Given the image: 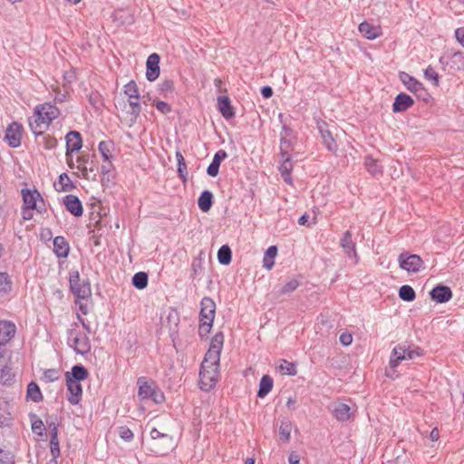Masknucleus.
Here are the masks:
<instances>
[{"mask_svg":"<svg viewBox=\"0 0 464 464\" xmlns=\"http://www.w3.org/2000/svg\"><path fill=\"white\" fill-rule=\"evenodd\" d=\"M223 343L224 334L222 332H218L212 337L209 348L201 362L199 370V388L204 392L211 391L218 381V367Z\"/></svg>","mask_w":464,"mask_h":464,"instance_id":"f257e3e1","label":"nucleus"},{"mask_svg":"<svg viewBox=\"0 0 464 464\" xmlns=\"http://www.w3.org/2000/svg\"><path fill=\"white\" fill-rule=\"evenodd\" d=\"M216 315V304L212 298L205 296L200 302L198 335L206 337L213 325Z\"/></svg>","mask_w":464,"mask_h":464,"instance_id":"f03ea898","label":"nucleus"},{"mask_svg":"<svg viewBox=\"0 0 464 464\" xmlns=\"http://www.w3.org/2000/svg\"><path fill=\"white\" fill-rule=\"evenodd\" d=\"M137 384L138 396L140 400H151L157 404L164 401V393L154 381L142 376L138 379Z\"/></svg>","mask_w":464,"mask_h":464,"instance_id":"7ed1b4c3","label":"nucleus"},{"mask_svg":"<svg viewBox=\"0 0 464 464\" xmlns=\"http://www.w3.org/2000/svg\"><path fill=\"white\" fill-rule=\"evenodd\" d=\"M150 438V451L156 455L164 456L175 446L172 436L162 433L156 428L151 430Z\"/></svg>","mask_w":464,"mask_h":464,"instance_id":"20e7f679","label":"nucleus"},{"mask_svg":"<svg viewBox=\"0 0 464 464\" xmlns=\"http://www.w3.org/2000/svg\"><path fill=\"white\" fill-rule=\"evenodd\" d=\"M423 355V350L418 346L406 348L404 345H396L391 353L389 365L395 372V369L403 360H412Z\"/></svg>","mask_w":464,"mask_h":464,"instance_id":"39448f33","label":"nucleus"},{"mask_svg":"<svg viewBox=\"0 0 464 464\" xmlns=\"http://www.w3.org/2000/svg\"><path fill=\"white\" fill-rule=\"evenodd\" d=\"M70 289L77 299H87L92 295L91 285L88 280H81L77 270L70 272Z\"/></svg>","mask_w":464,"mask_h":464,"instance_id":"423d86ee","label":"nucleus"},{"mask_svg":"<svg viewBox=\"0 0 464 464\" xmlns=\"http://www.w3.org/2000/svg\"><path fill=\"white\" fill-rule=\"evenodd\" d=\"M68 343L77 353L82 355L88 353L92 348L89 337L75 329L69 330Z\"/></svg>","mask_w":464,"mask_h":464,"instance_id":"0eeeda50","label":"nucleus"},{"mask_svg":"<svg viewBox=\"0 0 464 464\" xmlns=\"http://www.w3.org/2000/svg\"><path fill=\"white\" fill-rule=\"evenodd\" d=\"M399 266L408 273L416 274L425 268L421 257L416 254L403 252L398 257Z\"/></svg>","mask_w":464,"mask_h":464,"instance_id":"6e6552de","label":"nucleus"},{"mask_svg":"<svg viewBox=\"0 0 464 464\" xmlns=\"http://www.w3.org/2000/svg\"><path fill=\"white\" fill-rule=\"evenodd\" d=\"M399 78L408 91L416 95L419 99L427 101L429 94L420 82L405 72H401Z\"/></svg>","mask_w":464,"mask_h":464,"instance_id":"1a4fd4ad","label":"nucleus"},{"mask_svg":"<svg viewBox=\"0 0 464 464\" xmlns=\"http://www.w3.org/2000/svg\"><path fill=\"white\" fill-rule=\"evenodd\" d=\"M22 131L23 126L22 124L14 121L8 125L5 130V134L4 137V140L11 147V148H18L21 145L22 140Z\"/></svg>","mask_w":464,"mask_h":464,"instance_id":"9d476101","label":"nucleus"},{"mask_svg":"<svg viewBox=\"0 0 464 464\" xmlns=\"http://www.w3.org/2000/svg\"><path fill=\"white\" fill-rule=\"evenodd\" d=\"M160 57L158 53H151L146 62V78L149 82H154L160 76Z\"/></svg>","mask_w":464,"mask_h":464,"instance_id":"9b49d317","label":"nucleus"},{"mask_svg":"<svg viewBox=\"0 0 464 464\" xmlns=\"http://www.w3.org/2000/svg\"><path fill=\"white\" fill-rule=\"evenodd\" d=\"M59 114V109L50 102L37 105L34 109V115L42 116L47 123H51Z\"/></svg>","mask_w":464,"mask_h":464,"instance_id":"f8f14e48","label":"nucleus"},{"mask_svg":"<svg viewBox=\"0 0 464 464\" xmlns=\"http://www.w3.org/2000/svg\"><path fill=\"white\" fill-rule=\"evenodd\" d=\"M317 129L320 132L324 144L329 151H336L337 143L329 130V126L325 121L317 122Z\"/></svg>","mask_w":464,"mask_h":464,"instance_id":"ddd939ff","label":"nucleus"},{"mask_svg":"<svg viewBox=\"0 0 464 464\" xmlns=\"http://www.w3.org/2000/svg\"><path fill=\"white\" fill-rule=\"evenodd\" d=\"M352 237V232L350 230L345 231L340 240V246L348 257L354 258V262L357 263L358 256L356 252V244L353 240Z\"/></svg>","mask_w":464,"mask_h":464,"instance_id":"4468645a","label":"nucleus"},{"mask_svg":"<svg viewBox=\"0 0 464 464\" xmlns=\"http://www.w3.org/2000/svg\"><path fill=\"white\" fill-rule=\"evenodd\" d=\"M68 390L67 400L72 405H77L82 400V384L74 380H66Z\"/></svg>","mask_w":464,"mask_h":464,"instance_id":"2eb2a0df","label":"nucleus"},{"mask_svg":"<svg viewBox=\"0 0 464 464\" xmlns=\"http://www.w3.org/2000/svg\"><path fill=\"white\" fill-rule=\"evenodd\" d=\"M430 295L436 303L443 304L452 298V291L447 285H438L431 289Z\"/></svg>","mask_w":464,"mask_h":464,"instance_id":"dca6fc26","label":"nucleus"},{"mask_svg":"<svg viewBox=\"0 0 464 464\" xmlns=\"http://www.w3.org/2000/svg\"><path fill=\"white\" fill-rule=\"evenodd\" d=\"M63 204L66 210L76 218L82 217L83 213V208L81 200L75 195L69 194L63 198Z\"/></svg>","mask_w":464,"mask_h":464,"instance_id":"f3484780","label":"nucleus"},{"mask_svg":"<svg viewBox=\"0 0 464 464\" xmlns=\"http://www.w3.org/2000/svg\"><path fill=\"white\" fill-rule=\"evenodd\" d=\"M413 104L414 100L409 94L401 92L394 99L392 103V111L403 112L412 107Z\"/></svg>","mask_w":464,"mask_h":464,"instance_id":"a211bd4d","label":"nucleus"},{"mask_svg":"<svg viewBox=\"0 0 464 464\" xmlns=\"http://www.w3.org/2000/svg\"><path fill=\"white\" fill-rule=\"evenodd\" d=\"M66 155L68 156L69 152L78 151L82 147V140L81 133L76 130L69 131L66 136Z\"/></svg>","mask_w":464,"mask_h":464,"instance_id":"6ab92c4d","label":"nucleus"},{"mask_svg":"<svg viewBox=\"0 0 464 464\" xmlns=\"http://www.w3.org/2000/svg\"><path fill=\"white\" fill-rule=\"evenodd\" d=\"M218 109L221 115L226 120H230L235 117V111L233 106L231 105V102L228 96L223 95L218 97Z\"/></svg>","mask_w":464,"mask_h":464,"instance_id":"aec40b11","label":"nucleus"},{"mask_svg":"<svg viewBox=\"0 0 464 464\" xmlns=\"http://www.w3.org/2000/svg\"><path fill=\"white\" fill-rule=\"evenodd\" d=\"M16 326L10 321H0V342L2 344H7L14 336Z\"/></svg>","mask_w":464,"mask_h":464,"instance_id":"412c9836","label":"nucleus"},{"mask_svg":"<svg viewBox=\"0 0 464 464\" xmlns=\"http://www.w3.org/2000/svg\"><path fill=\"white\" fill-rule=\"evenodd\" d=\"M227 153L224 150H218L211 161V163L208 165L207 169V173L208 176L215 178L218 175L219 172V167L221 162L227 159Z\"/></svg>","mask_w":464,"mask_h":464,"instance_id":"4be33fe9","label":"nucleus"},{"mask_svg":"<svg viewBox=\"0 0 464 464\" xmlns=\"http://www.w3.org/2000/svg\"><path fill=\"white\" fill-rule=\"evenodd\" d=\"M53 252L59 258H65L70 252V246L67 240L58 236L53 238Z\"/></svg>","mask_w":464,"mask_h":464,"instance_id":"5701e85b","label":"nucleus"},{"mask_svg":"<svg viewBox=\"0 0 464 464\" xmlns=\"http://www.w3.org/2000/svg\"><path fill=\"white\" fill-rule=\"evenodd\" d=\"M34 119L29 120V126L33 133L36 136L44 135V130H46L50 123L46 122L44 118L40 115H34Z\"/></svg>","mask_w":464,"mask_h":464,"instance_id":"b1692460","label":"nucleus"},{"mask_svg":"<svg viewBox=\"0 0 464 464\" xmlns=\"http://www.w3.org/2000/svg\"><path fill=\"white\" fill-rule=\"evenodd\" d=\"M359 32L369 40H373L381 35V28L364 21L359 24Z\"/></svg>","mask_w":464,"mask_h":464,"instance_id":"393cba45","label":"nucleus"},{"mask_svg":"<svg viewBox=\"0 0 464 464\" xmlns=\"http://www.w3.org/2000/svg\"><path fill=\"white\" fill-rule=\"evenodd\" d=\"M22 197L24 207H25V208L34 209L36 208L37 199L41 197V195L36 189L30 190L24 188L22 189Z\"/></svg>","mask_w":464,"mask_h":464,"instance_id":"a878e982","label":"nucleus"},{"mask_svg":"<svg viewBox=\"0 0 464 464\" xmlns=\"http://www.w3.org/2000/svg\"><path fill=\"white\" fill-rule=\"evenodd\" d=\"M66 380L71 379L80 382L84 381L88 377L87 369L82 364H76L72 366L71 372H66Z\"/></svg>","mask_w":464,"mask_h":464,"instance_id":"bb28decb","label":"nucleus"},{"mask_svg":"<svg viewBox=\"0 0 464 464\" xmlns=\"http://www.w3.org/2000/svg\"><path fill=\"white\" fill-rule=\"evenodd\" d=\"M98 150L104 160H113V151L115 150V144L112 140H102L99 143Z\"/></svg>","mask_w":464,"mask_h":464,"instance_id":"cd10ccee","label":"nucleus"},{"mask_svg":"<svg viewBox=\"0 0 464 464\" xmlns=\"http://www.w3.org/2000/svg\"><path fill=\"white\" fill-rule=\"evenodd\" d=\"M213 205V194L209 190L201 192L198 198V206L202 212H208Z\"/></svg>","mask_w":464,"mask_h":464,"instance_id":"c85d7f7f","label":"nucleus"},{"mask_svg":"<svg viewBox=\"0 0 464 464\" xmlns=\"http://www.w3.org/2000/svg\"><path fill=\"white\" fill-rule=\"evenodd\" d=\"M333 412L339 421H346L351 417V408L343 402L335 404Z\"/></svg>","mask_w":464,"mask_h":464,"instance_id":"c756f323","label":"nucleus"},{"mask_svg":"<svg viewBox=\"0 0 464 464\" xmlns=\"http://www.w3.org/2000/svg\"><path fill=\"white\" fill-rule=\"evenodd\" d=\"M26 397L34 402H40L44 400L40 387L36 382H31L28 384Z\"/></svg>","mask_w":464,"mask_h":464,"instance_id":"7c9ffc66","label":"nucleus"},{"mask_svg":"<svg viewBox=\"0 0 464 464\" xmlns=\"http://www.w3.org/2000/svg\"><path fill=\"white\" fill-rule=\"evenodd\" d=\"M274 384L273 379L269 375H264L259 382L257 396L259 398L266 397L272 390Z\"/></svg>","mask_w":464,"mask_h":464,"instance_id":"2f4dec72","label":"nucleus"},{"mask_svg":"<svg viewBox=\"0 0 464 464\" xmlns=\"http://www.w3.org/2000/svg\"><path fill=\"white\" fill-rule=\"evenodd\" d=\"M15 375L13 372V369L5 365L0 371V383L4 386H11L14 382Z\"/></svg>","mask_w":464,"mask_h":464,"instance_id":"473e14b6","label":"nucleus"},{"mask_svg":"<svg viewBox=\"0 0 464 464\" xmlns=\"http://www.w3.org/2000/svg\"><path fill=\"white\" fill-rule=\"evenodd\" d=\"M277 255V247L276 246H269L265 252L263 257V266L267 270L272 269L275 264V258Z\"/></svg>","mask_w":464,"mask_h":464,"instance_id":"72a5a7b5","label":"nucleus"},{"mask_svg":"<svg viewBox=\"0 0 464 464\" xmlns=\"http://www.w3.org/2000/svg\"><path fill=\"white\" fill-rule=\"evenodd\" d=\"M218 260L219 264L227 266L232 260V251L227 245H223L218 251Z\"/></svg>","mask_w":464,"mask_h":464,"instance_id":"f704fd0d","label":"nucleus"},{"mask_svg":"<svg viewBox=\"0 0 464 464\" xmlns=\"http://www.w3.org/2000/svg\"><path fill=\"white\" fill-rule=\"evenodd\" d=\"M149 281L148 274L145 272H138L132 276V285L135 288L142 290L147 287Z\"/></svg>","mask_w":464,"mask_h":464,"instance_id":"c9c22d12","label":"nucleus"},{"mask_svg":"<svg viewBox=\"0 0 464 464\" xmlns=\"http://www.w3.org/2000/svg\"><path fill=\"white\" fill-rule=\"evenodd\" d=\"M399 297L403 301L412 302L416 297V294L411 285H404L399 289Z\"/></svg>","mask_w":464,"mask_h":464,"instance_id":"e433bc0d","label":"nucleus"},{"mask_svg":"<svg viewBox=\"0 0 464 464\" xmlns=\"http://www.w3.org/2000/svg\"><path fill=\"white\" fill-rule=\"evenodd\" d=\"M202 255L203 251H200L198 256L195 257L191 264V277L193 279L200 277L202 271H203V265H202Z\"/></svg>","mask_w":464,"mask_h":464,"instance_id":"4c0bfd02","label":"nucleus"},{"mask_svg":"<svg viewBox=\"0 0 464 464\" xmlns=\"http://www.w3.org/2000/svg\"><path fill=\"white\" fill-rule=\"evenodd\" d=\"M364 165L366 169L372 174V175H377L379 173H382V167L378 163L376 160H374L372 156H366L364 159Z\"/></svg>","mask_w":464,"mask_h":464,"instance_id":"58836bf2","label":"nucleus"},{"mask_svg":"<svg viewBox=\"0 0 464 464\" xmlns=\"http://www.w3.org/2000/svg\"><path fill=\"white\" fill-rule=\"evenodd\" d=\"M159 92L164 98H168L169 94L174 92V82L170 79L164 80L159 84Z\"/></svg>","mask_w":464,"mask_h":464,"instance_id":"ea45409f","label":"nucleus"},{"mask_svg":"<svg viewBox=\"0 0 464 464\" xmlns=\"http://www.w3.org/2000/svg\"><path fill=\"white\" fill-rule=\"evenodd\" d=\"M88 101L91 106L96 111L101 110L103 107L102 96L97 91L91 92L88 95Z\"/></svg>","mask_w":464,"mask_h":464,"instance_id":"a19ab883","label":"nucleus"},{"mask_svg":"<svg viewBox=\"0 0 464 464\" xmlns=\"http://www.w3.org/2000/svg\"><path fill=\"white\" fill-rule=\"evenodd\" d=\"M124 93L129 97V100L140 99L139 89L136 82L133 80L130 81L127 84L124 85Z\"/></svg>","mask_w":464,"mask_h":464,"instance_id":"79ce46f5","label":"nucleus"},{"mask_svg":"<svg viewBox=\"0 0 464 464\" xmlns=\"http://www.w3.org/2000/svg\"><path fill=\"white\" fill-rule=\"evenodd\" d=\"M450 67L460 71L464 69V53L461 52H456L450 57Z\"/></svg>","mask_w":464,"mask_h":464,"instance_id":"37998d69","label":"nucleus"},{"mask_svg":"<svg viewBox=\"0 0 464 464\" xmlns=\"http://www.w3.org/2000/svg\"><path fill=\"white\" fill-rule=\"evenodd\" d=\"M280 155L282 158L291 156L290 152L294 150L292 141L285 137H280Z\"/></svg>","mask_w":464,"mask_h":464,"instance_id":"c03bdc74","label":"nucleus"},{"mask_svg":"<svg viewBox=\"0 0 464 464\" xmlns=\"http://www.w3.org/2000/svg\"><path fill=\"white\" fill-rule=\"evenodd\" d=\"M12 289V282L6 273L0 272V295H6Z\"/></svg>","mask_w":464,"mask_h":464,"instance_id":"a18cd8bd","label":"nucleus"},{"mask_svg":"<svg viewBox=\"0 0 464 464\" xmlns=\"http://www.w3.org/2000/svg\"><path fill=\"white\" fill-rule=\"evenodd\" d=\"M59 184L61 186V188L58 189L59 191H71L75 188L66 173H62L59 176Z\"/></svg>","mask_w":464,"mask_h":464,"instance_id":"49530a36","label":"nucleus"},{"mask_svg":"<svg viewBox=\"0 0 464 464\" xmlns=\"http://www.w3.org/2000/svg\"><path fill=\"white\" fill-rule=\"evenodd\" d=\"M279 369L283 374L295 376L297 373L295 364L286 360L282 361L281 364L279 365Z\"/></svg>","mask_w":464,"mask_h":464,"instance_id":"de8ad7c7","label":"nucleus"},{"mask_svg":"<svg viewBox=\"0 0 464 464\" xmlns=\"http://www.w3.org/2000/svg\"><path fill=\"white\" fill-rule=\"evenodd\" d=\"M138 101L139 100L133 101V99L129 100V105L130 107L129 113L130 114L131 121L133 122H135L137 121V119L140 116V113L141 111V106Z\"/></svg>","mask_w":464,"mask_h":464,"instance_id":"09e8293b","label":"nucleus"},{"mask_svg":"<svg viewBox=\"0 0 464 464\" xmlns=\"http://www.w3.org/2000/svg\"><path fill=\"white\" fill-rule=\"evenodd\" d=\"M299 286V282L293 278L286 282L278 291V294L281 295H288L294 292Z\"/></svg>","mask_w":464,"mask_h":464,"instance_id":"8fccbe9b","label":"nucleus"},{"mask_svg":"<svg viewBox=\"0 0 464 464\" xmlns=\"http://www.w3.org/2000/svg\"><path fill=\"white\" fill-rule=\"evenodd\" d=\"M292 430L291 422L288 420H284L281 422L279 427V435L281 439L285 441H288L290 440V433Z\"/></svg>","mask_w":464,"mask_h":464,"instance_id":"3c124183","label":"nucleus"},{"mask_svg":"<svg viewBox=\"0 0 464 464\" xmlns=\"http://www.w3.org/2000/svg\"><path fill=\"white\" fill-rule=\"evenodd\" d=\"M424 77L429 80V81H432L433 82V84L435 86H439L440 84V77H439V74L438 72L433 69V67H431L430 65H429L425 70H424Z\"/></svg>","mask_w":464,"mask_h":464,"instance_id":"603ef678","label":"nucleus"},{"mask_svg":"<svg viewBox=\"0 0 464 464\" xmlns=\"http://www.w3.org/2000/svg\"><path fill=\"white\" fill-rule=\"evenodd\" d=\"M116 173L109 172V174L102 175L101 184L104 188H111L115 185Z\"/></svg>","mask_w":464,"mask_h":464,"instance_id":"864d4df0","label":"nucleus"},{"mask_svg":"<svg viewBox=\"0 0 464 464\" xmlns=\"http://www.w3.org/2000/svg\"><path fill=\"white\" fill-rule=\"evenodd\" d=\"M118 435L124 441L130 442L133 440L134 434L127 426H120L117 429Z\"/></svg>","mask_w":464,"mask_h":464,"instance_id":"5fc2aeb1","label":"nucleus"},{"mask_svg":"<svg viewBox=\"0 0 464 464\" xmlns=\"http://www.w3.org/2000/svg\"><path fill=\"white\" fill-rule=\"evenodd\" d=\"M14 455L13 453L5 449L0 448V464H13Z\"/></svg>","mask_w":464,"mask_h":464,"instance_id":"6e6d98bb","label":"nucleus"},{"mask_svg":"<svg viewBox=\"0 0 464 464\" xmlns=\"http://www.w3.org/2000/svg\"><path fill=\"white\" fill-rule=\"evenodd\" d=\"M60 378V373L56 369H48L44 371L43 379L47 382H53Z\"/></svg>","mask_w":464,"mask_h":464,"instance_id":"4d7b16f0","label":"nucleus"},{"mask_svg":"<svg viewBox=\"0 0 464 464\" xmlns=\"http://www.w3.org/2000/svg\"><path fill=\"white\" fill-rule=\"evenodd\" d=\"M283 159V162L279 167L280 173H291L293 169L291 156H287Z\"/></svg>","mask_w":464,"mask_h":464,"instance_id":"13d9d810","label":"nucleus"},{"mask_svg":"<svg viewBox=\"0 0 464 464\" xmlns=\"http://www.w3.org/2000/svg\"><path fill=\"white\" fill-rule=\"evenodd\" d=\"M43 146L46 150L54 149L57 146V140L51 135H44L43 137Z\"/></svg>","mask_w":464,"mask_h":464,"instance_id":"bf43d9fd","label":"nucleus"},{"mask_svg":"<svg viewBox=\"0 0 464 464\" xmlns=\"http://www.w3.org/2000/svg\"><path fill=\"white\" fill-rule=\"evenodd\" d=\"M154 105L159 111H160L162 114H165V115L169 114L172 111L171 106L163 101H157L154 103Z\"/></svg>","mask_w":464,"mask_h":464,"instance_id":"052dcab7","label":"nucleus"},{"mask_svg":"<svg viewBox=\"0 0 464 464\" xmlns=\"http://www.w3.org/2000/svg\"><path fill=\"white\" fill-rule=\"evenodd\" d=\"M50 452L52 455V459L57 460L60 456V444L59 440H50Z\"/></svg>","mask_w":464,"mask_h":464,"instance_id":"680f3d73","label":"nucleus"},{"mask_svg":"<svg viewBox=\"0 0 464 464\" xmlns=\"http://www.w3.org/2000/svg\"><path fill=\"white\" fill-rule=\"evenodd\" d=\"M32 430L34 433L37 435H43V431L44 430V425L42 420L37 419L32 422Z\"/></svg>","mask_w":464,"mask_h":464,"instance_id":"e2e57ef3","label":"nucleus"},{"mask_svg":"<svg viewBox=\"0 0 464 464\" xmlns=\"http://www.w3.org/2000/svg\"><path fill=\"white\" fill-rule=\"evenodd\" d=\"M112 160H104L101 166V173L102 175L109 174V172H115L114 166L112 164Z\"/></svg>","mask_w":464,"mask_h":464,"instance_id":"0e129e2a","label":"nucleus"},{"mask_svg":"<svg viewBox=\"0 0 464 464\" xmlns=\"http://www.w3.org/2000/svg\"><path fill=\"white\" fill-rule=\"evenodd\" d=\"M177 171H178V174H179V177L180 178V179H182L184 182H186L187 181V175H188L186 162L185 163L178 164Z\"/></svg>","mask_w":464,"mask_h":464,"instance_id":"69168bd1","label":"nucleus"},{"mask_svg":"<svg viewBox=\"0 0 464 464\" xmlns=\"http://www.w3.org/2000/svg\"><path fill=\"white\" fill-rule=\"evenodd\" d=\"M340 343L344 345V346H348L352 343L353 342V336L351 334H348V333H343L340 335Z\"/></svg>","mask_w":464,"mask_h":464,"instance_id":"338daca9","label":"nucleus"},{"mask_svg":"<svg viewBox=\"0 0 464 464\" xmlns=\"http://www.w3.org/2000/svg\"><path fill=\"white\" fill-rule=\"evenodd\" d=\"M455 37L458 42L464 47V27L456 29Z\"/></svg>","mask_w":464,"mask_h":464,"instance_id":"774afa93","label":"nucleus"}]
</instances>
